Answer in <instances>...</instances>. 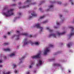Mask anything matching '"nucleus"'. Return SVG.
I'll list each match as a JSON object with an SVG mask.
<instances>
[{
  "instance_id": "1",
  "label": "nucleus",
  "mask_w": 74,
  "mask_h": 74,
  "mask_svg": "<svg viewBox=\"0 0 74 74\" xmlns=\"http://www.w3.org/2000/svg\"><path fill=\"white\" fill-rule=\"evenodd\" d=\"M14 10V9H10V10H8V12L3 13V14L6 17L8 16H11V15H14V13L13 11Z\"/></svg>"
},
{
  "instance_id": "2",
  "label": "nucleus",
  "mask_w": 74,
  "mask_h": 74,
  "mask_svg": "<svg viewBox=\"0 0 74 74\" xmlns=\"http://www.w3.org/2000/svg\"><path fill=\"white\" fill-rule=\"evenodd\" d=\"M24 44L25 45H27V44H29V42L30 43V44H31L32 45H38L39 44L38 42H35V43H34L33 42H32L31 41L29 42L28 41V40H27V39L26 38L24 39Z\"/></svg>"
},
{
  "instance_id": "3",
  "label": "nucleus",
  "mask_w": 74,
  "mask_h": 74,
  "mask_svg": "<svg viewBox=\"0 0 74 74\" xmlns=\"http://www.w3.org/2000/svg\"><path fill=\"white\" fill-rule=\"evenodd\" d=\"M35 26H36V27L38 29H41V32H42V30L43 29V28L41 27L39 23H37V24Z\"/></svg>"
},
{
  "instance_id": "4",
  "label": "nucleus",
  "mask_w": 74,
  "mask_h": 74,
  "mask_svg": "<svg viewBox=\"0 0 74 74\" xmlns=\"http://www.w3.org/2000/svg\"><path fill=\"white\" fill-rule=\"evenodd\" d=\"M40 53H39L38 55L32 57V59H35L36 58H40Z\"/></svg>"
},
{
  "instance_id": "5",
  "label": "nucleus",
  "mask_w": 74,
  "mask_h": 74,
  "mask_svg": "<svg viewBox=\"0 0 74 74\" xmlns=\"http://www.w3.org/2000/svg\"><path fill=\"white\" fill-rule=\"evenodd\" d=\"M70 28H71V32L70 34V36H72L73 35H74V32H73L74 30V28L72 27H69Z\"/></svg>"
},
{
  "instance_id": "6",
  "label": "nucleus",
  "mask_w": 74,
  "mask_h": 74,
  "mask_svg": "<svg viewBox=\"0 0 74 74\" xmlns=\"http://www.w3.org/2000/svg\"><path fill=\"white\" fill-rule=\"evenodd\" d=\"M17 33L19 35H24L25 36H28V34L27 33H24L23 34H20V32L19 31H17Z\"/></svg>"
},
{
  "instance_id": "7",
  "label": "nucleus",
  "mask_w": 74,
  "mask_h": 74,
  "mask_svg": "<svg viewBox=\"0 0 74 74\" xmlns=\"http://www.w3.org/2000/svg\"><path fill=\"white\" fill-rule=\"evenodd\" d=\"M49 51V49L48 48H46V50L44 51V55H47V53H48Z\"/></svg>"
},
{
  "instance_id": "8",
  "label": "nucleus",
  "mask_w": 74,
  "mask_h": 74,
  "mask_svg": "<svg viewBox=\"0 0 74 74\" xmlns=\"http://www.w3.org/2000/svg\"><path fill=\"white\" fill-rule=\"evenodd\" d=\"M65 33H66V32H64L62 33H60L59 32H57V34H58V36H60V35H62L63 34H64Z\"/></svg>"
},
{
  "instance_id": "9",
  "label": "nucleus",
  "mask_w": 74,
  "mask_h": 74,
  "mask_svg": "<svg viewBox=\"0 0 74 74\" xmlns=\"http://www.w3.org/2000/svg\"><path fill=\"white\" fill-rule=\"evenodd\" d=\"M42 61L40 60L39 61V63L38 64H36V66H40V65H41L42 64Z\"/></svg>"
},
{
  "instance_id": "10",
  "label": "nucleus",
  "mask_w": 74,
  "mask_h": 74,
  "mask_svg": "<svg viewBox=\"0 0 74 74\" xmlns=\"http://www.w3.org/2000/svg\"><path fill=\"white\" fill-rule=\"evenodd\" d=\"M31 15L33 16H37V14L34 12H33V13H32Z\"/></svg>"
},
{
  "instance_id": "11",
  "label": "nucleus",
  "mask_w": 74,
  "mask_h": 74,
  "mask_svg": "<svg viewBox=\"0 0 74 74\" xmlns=\"http://www.w3.org/2000/svg\"><path fill=\"white\" fill-rule=\"evenodd\" d=\"M51 36H53L55 38H56V35L54 34H50L49 36V37H51Z\"/></svg>"
},
{
  "instance_id": "12",
  "label": "nucleus",
  "mask_w": 74,
  "mask_h": 74,
  "mask_svg": "<svg viewBox=\"0 0 74 74\" xmlns=\"http://www.w3.org/2000/svg\"><path fill=\"white\" fill-rule=\"evenodd\" d=\"M46 29L47 30H49L50 33H52V32H53V30H52V29H49V28L48 27H47Z\"/></svg>"
},
{
  "instance_id": "13",
  "label": "nucleus",
  "mask_w": 74,
  "mask_h": 74,
  "mask_svg": "<svg viewBox=\"0 0 74 74\" xmlns=\"http://www.w3.org/2000/svg\"><path fill=\"white\" fill-rule=\"evenodd\" d=\"M29 7V5H27V6H23L22 7H19V9H20L21 8H26V7Z\"/></svg>"
},
{
  "instance_id": "14",
  "label": "nucleus",
  "mask_w": 74,
  "mask_h": 74,
  "mask_svg": "<svg viewBox=\"0 0 74 74\" xmlns=\"http://www.w3.org/2000/svg\"><path fill=\"white\" fill-rule=\"evenodd\" d=\"M3 51H10L11 49H10V48H7L6 49H4Z\"/></svg>"
},
{
  "instance_id": "15",
  "label": "nucleus",
  "mask_w": 74,
  "mask_h": 74,
  "mask_svg": "<svg viewBox=\"0 0 74 74\" xmlns=\"http://www.w3.org/2000/svg\"><path fill=\"white\" fill-rule=\"evenodd\" d=\"M72 43L71 42L69 43V44L67 45V46H68V47L70 48V46H71L72 45Z\"/></svg>"
},
{
  "instance_id": "16",
  "label": "nucleus",
  "mask_w": 74,
  "mask_h": 74,
  "mask_svg": "<svg viewBox=\"0 0 74 74\" xmlns=\"http://www.w3.org/2000/svg\"><path fill=\"white\" fill-rule=\"evenodd\" d=\"M15 36H16L17 38L16 39V40H18L19 39V35H14L13 36V37H15Z\"/></svg>"
},
{
  "instance_id": "17",
  "label": "nucleus",
  "mask_w": 74,
  "mask_h": 74,
  "mask_svg": "<svg viewBox=\"0 0 74 74\" xmlns=\"http://www.w3.org/2000/svg\"><path fill=\"white\" fill-rule=\"evenodd\" d=\"M54 65L56 66H60V64H59L54 63Z\"/></svg>"
},
{
  "instance_id": "18",
  "label": "nucleus",
  "mask_w": 74,
  "mask_h": 74,
  "mask_svg": "<svg viewBox=\"0 0 74 74\" xmlns=\"http://www.w3.org/2000/svg\"><path fill=\"white\" fill-rule=\"evenodd\" d=\"M34 64V62H32V64H31V65H30L29 66V69H30V68H32V65Z\"/></svg>"
},
{
  "instance_id": "19",
  "label": "nucleus",
  "mask_w": 74,
  "mask_h": 74,
  "mask_svg": "<svg viewBox=\"0 0 74 74\" xmlns=\"http://www.w3.org/2000/svg\"><path fill=\"white\" fill-rule=\"evenodd\" d=\"M24 58H25V56H23L22 57L21 59H20V60H23V59H24Z\"/></svg>"
},
{
  "instance_id": "20",
  "label": "nucleus",
  "mask_w": 74,
  "mask_h": 74,
  "mask_svg": "<svg viewBox=\"0 0 74 74\" xmlns=\"http://www.w3.org/2000/svg\"><path fill=\"white\" fill-rule=\"evenodd\" d=\"M44 17H45V15H43L42 16H41V17H40V19H43V18H44Z\"/></svg>"
},
{
  "instance_id": "21",
  "label": "nucleus",
  "mask_w": 74,
  "mask_h": 74,
  "mask_svg": "<svg viewBox=\"0 0 74 74\" xmlns=\"http://www.w3.org/2000/svg\"><path fill=\"white\" fill-rule=\"evenodd\" d=\"M14 55H15V54L12 53L10 55V56L12 57V56H14Z\"/></svg>"
},
{
  "instance_id": "22",
  "label": "nucleus",
  "mask_w": 74,
  "mask_h": 74,
  "mask_svg": "<svg viewBox=\"0 0 74 74\" xmlns=\"http://www.w3.org/2000/svg\"><path fill=\"white\" fill-rule=\"evenodd\" d=\"M10 74V72H7L6 73H5L4 72L3 73V74Z\"/></svg>"
},
{
  "instance_id": "23",
  "label": "nucleus",
  "mask_w": 74,
  "mask_h": 74,
  "mask_svg": "<svg viewBox=\"0 0 74 74\" xmlns=\"http://www.w3.org/2000/svg\"><path fill=\"white\" fill-rule=\"evenodd\" d=\"M53 7V5H51L49 6V8H52V7Z\"/></svg>"
},
{
  "instance_id": "24",
  "label": "nucleus",
  "mask_w": 74,
  "mask_h": 74,
  "mask_svg": "<svg viewBox=\"0 0 74 74\" xmlns=\"http://www.w3.org/2000/svg\"><path fill=\"white\" fill-rule=\"evenodd\" d=\"M8 44H9L8 43H5L4 44V46H5L6 45H8Z\"/></svg>"
},
{
  "instance_id": "25",
  "label": "nucleus",
  "mask_w": 74,
  "mask_h": 74,
  "mask_svg": "<svg viewBox=\"0 0 74 74\" xmlns=\"http://www.w3.org/2000/svg\"><path fill=\"white\" fill-rule=\"evenodd\" d=\"M48 22V21L46 20L45 21H44L43 22V24H44V23H47V22Z\"/></svg>"
},
{
  "instance_id": "26",
  "label": "nucleus",
  "mask_w": 74,
  "mask_h": 74,
  "mask_svg": "<svg viewBox=\"0 0 74 74\" xmlns=\"http://www.w3.org/2000/svg\"><path fill=\"white\" fill-rule=\"evenodd\" d=\"M58 4H62V2L60 1H58Z\"/></svg>"
},
{
  "instance_id": "27",
  "label": "nucleus",
  "mask_w": 74,
  "mask_h": 74,
  "mask_svg": "<svg viewBox=\"0 0 74 74\" xmlns=\"http://www.w3.org/2000/svg\"><path fill=\"white\" fill-rule=\"evenodd\" d=\"M7 10V8H5L3 10V11H5V10Z\"/></svg>"
},
{
  "instance_id": "28",
  "label": "nucleus",
  "mask_w": 74,
  "mask_h": 74,
  "mask_svg": "<svg viewBox=\"0 0 74 74\" xmlns=\"http://www.w3.org/2000/svg\"><path fill=\"white\" fill-rule=\"evenodd\" d=\"M49 47H53V45H49Z\"/></svg>"
},
{
  "instance_id": "29",
  "label": "nucleus",
  "mask_w": 74,
  "mask_h": 74,
  "mask_svg": "<svg viewBox=\"0 0 74 74\" xmlns=\"http://www.w3.org/2000/svg\"><path fill=\"white\" fill-rule=\"evenodd\" d=\"M56 24L57 25H60L59 23H58L57 21L56 22Z\"/></svg>"
},
{
  "instance_id": "30",
  "label": "nucleus",
  "mask_w": 74,
  "mask_h": 74,
  "mask_svg": "<svg viewBox=\"0 0 74 74\" xmlns=\"http://www.w3.org/2000/svg\"><path fill=\"white\" fill-rule=\"evenodd\" d=\"M31 0H27L26 2H30V1H31Z\"/></svg>"
},
{
  "instance_id": "31",
  "label": "nucleus",
  "mask_w": 74,
  "mask_h": 74,
  "mask_svg": "<svg viewBox=\"0 0 74 74\" xmlns=\"http://www.w3.org/2000/svg\"><path fill=\"white\" fill-rule=\"evenodd\" d=\"M11 32H8V35H10V34H11Z\"/></svg>"
},
{
  "instance_id": "32",
  "label": "nucleus",
  "mask_w": 74,
  "mask_h": 74,
  "mask_svg": "<svg viewBox=\"0 0 74 74\" xmlns=\"http://www.w3.org/2000/svg\"><path fill=\"white\" fill-rule=\"evenodd\" d=\"M27 74H30V72H29V71H28L26 73Z\"/></svg>"
},
{
  "instance_id": "33",
  "label": "nucleus",
  "mask_w": 74,
  "mask_h": 74,
  "mask_svg": "<svg viewBox=\"0 0 74 74\" xmlns=\"http://www.w3.org/2000/svg\"><path fill=\"white\" fill-rule=\"evenodd\" d=\"M18 14L19 15H21V13H18Z\"/></svg>"
},
{
  "instance_id": "34",
  "label": "nucleus",
  "mask_w": 74,
  "mask_h": 74,
  "mask_svg": "<svg viewBox=\"0 0 74 74\" xmlns=\"http://www.w3.org/2000/svg\"><path fill=\"white\" fill-rule=\"evenodd\" d=\"M64 18L63 17V19H62V22H63V20H64Z\"/></svg>"
},
{
  "instance_id": "35",
  "label": "nucleus",
  "mask_w": 74,
  "mask_h": 74,
  "mask_svg": "<svg viewBox=\"0 0 74 74\" xmlns=\"http://www.w3.org/2000/svg\"><path fill=\"white\" fill-rule=\"evenodd\" d=\"M16 4H13V5H12V6H15V5H16Z\"/></svg>"
},
{
  "instance_id": "36",
  "label": "nucleus",
  "mask_w": 74,
  "mask_h": 74,
  "mask_svg": "<svg viewBox=\"0 0 74 74\" xmlns=\"http://www.w3.org/2000/svg\"><path fill=\"white\" fill-rule=\"evenodd\" d=\"M14 67H16V65L15 64H14Z\"/></svg>"
},
{
  "instance_id": "37",
  "label": "nucleus",
  "mask_w": 74,
  "mask_h": 74,
  "mask_svg": "<svg viewBox=\"0 0 74 74\" xmlns=\"http://www.w3.org/2000/svg\"><path fill=\"white\" fill-rule=\"evenodd\" d=\"M4 59H7V57H6V56H5L4 57Z\"/></svg>"
},
{
  "instance_id": "38",
  "label": "nucleus",
  "mask_w": 74,
  "mask_h": 74,
  "mask_svg": "<svg viewBox=\"0 0 74 74\" xmlns=\"http://www.w3.org/2000/svg\"><path fill=\"white\" fill-rule=\"evenodd\" d=\"M2 62V60H0V63H1Z\"/></svg>"
},
{
  "instance_id": "39",
  "label": "nucleus",
  "mask_w": 74,
  "mask_h": 74,
  "mask_svg": "<svg viewBox=\"0 0 74 74\" xmlns=\"http://www.w3.org/2000/svg\"><path fill=\"white\" fill-rule=\"evenodd\" d=\"M54 28H55V29H57L58 28V27H56V26H55L54 27Z\"/></svg>"
},
{
  "instance_id": "40",
  "label": "nucleus",
  "mask_w": 74,
  "mask_h": 74,
  "mask_svg": "<svg viewBox=\"0 0 74 74\" xmlns=\"http://www.w3.org/2000/svg\"><path fill=\"white\" fill-rule=\"evenodd\" d=\"M32 18V16H29V18Z\"/></svg>"
},
{
  "instance_id": "41",
  "label": "nucleus",
  "mask_w": 74,
  "mask_h": 74,
  "mask_svg": "<svg viewBox=\"0 0 74 74\" xmlns=\"http://www.w3.org/2000/svg\"><path fill=\"white\" fill-rule=\"evenodd\" d=\"M29 37H32V35H30V36H29Z\"/></svg>"
},
{
  "instance_id": "42",
  "label": "nucleus",
  "mask_w": 74,
  "mask_h": 74,
  "mask_svg": "<svg viewBox=\"0 0 74 74\" xmlns=\"http://www.w3.org/2000/svg\"><path fill=\"white\" fill-rule=\"evenodd\" d=\"M17 71H15V73H17Z\"/></svg>"
},
{
  "instance_id": "43",
  "label": "nucleus",
  "mask_w": 74,
  "mask_h": 74,
  "mask_svg": "<svg viewBox=\"0 0 74 74\" xmlns=\"http://www.w3.org/2000/svg\"><path fill=\"white\" fill-rule=\"evenodd\" d=\"M39 10L40 11H41V10H42V9H41V8H40Z\"/></svg>"
},
{
  "instance_id": "44",
  "label": "nucleus",
  "mask_w": 74,
  "mask_h": 74,
  "mask_svg": "<svg viewBox=\"0 0 74 74\" xmlns=\"http://www.w3.org/2000/svg\"><path fill=\"white\" fill-rule=\"evenodd\" d=\"M71 3L72 5H73V2H71Z\"/></svg>"
},
{
  "instance_id": "45",
  "label": "nucleus",
  "mask_w": 74,
  "mask_h": 74,
  "mask_svg": "<svg viewBox=\"0 0 74 74\" xmlns=\"http://www.w3.org/2000/svg\"><path fill=\"white\" fill-rule=\"evenodd\" d=\"M21 4V2H19V3H18V4L19 5H20V4Z\"/></svg>"
},
{
  "instance_id": "46",
  "label": "nucleus",
  "mask_w": 74,
  "mask_h": 74,
  "mask_svg": "<svg viewBox=\"0 0 74 74\" xmlns=\"http://www.w3.org/2000/svg\"><path fill=\"white\" fill-rule=\"evenodd\" d=\"M4 38H6V36H4Z\"/></svg>"
},
{
  "instance_id": "47",
  "label": "nucleus",
  "mask_w": 74,
  "mask_h": 74,
  "mask_svg": "<svg viewBox=\"0 0 74 74\" xmlns=\"http://www.w3.org/2000/svg\"><path fill=\"white\" fill-rule=\"evenodd\" d=\"M60 18H61L62 17V15H60Z\"/></svg>"
},
{
  "instance_id": "48",
  "label": "nucleus",
  "mask_w": 74,
  "mask_h": 74,
  "mask_svg": "<svg viewBox=\"0 0 74 74\" xmlns=\"http://www.w3.org/2000/svg\"><path fill=\"white\" fill-rule=\"evenodd\" d=\"M22 63V61H21V62L19 63V64H20V63Z\"/></svg>"
},
{
  "instance_id": "49",
  "label": "nucleus",
  "mask_w": 74,
  "mask_h": 74,
  "mask_svg": "<svg viewBox=\"0 0 74 74\" xmlns=\"http://www.w3.org/2000/svg\"><path fill=\"white\" fill-rule=\"evenodd\" d=\"M60 53V52H59V51L57 53Z\"/></svg>"
},
{
  "instance_id": "50",
  "label": "nucleus",
  "mask_w": 74,
  "mask_h": 74,
  "mask_svg": "<svg viewBox=\"0 0 74 74\" xmlns=\"http://www.w3.org/2000/svg\"><path fill=\"white\" fill-rule=\"evenodd\" d=\"M2 67V65H0V67Z\"/></svg>"
},
{
  "instance_id": "51",
  "label": "nucleus",
  "mask_w": 74,
  "mask_h": 74,
  "mask_svg": "<svg viewBox=\"0 0 74 74\" xmlns=\"http://www.w3.org/2000/svg\"><path fill=\"white\" fill-rule=\"evenodd\" d=\"M69 73H70L71 72V71H70L69 70Z\"/></svg>"
},
{
  "instance_id": "52",
  "label": "nucleus",
  "mask_w": 74,
  "mask_h": 74,
  "mask_svg": "<svg viewBox=\"0 0 74 74\" xmlns=\"http://www.w3.org/2000/svg\"><path fill=\"white\" fill-rule=\"evenodd\" d=\"M36 3H33V4H35Z\"/></svg>"
},
{
  "instance_id": "53",
  "label": "nucleus",
  "mask_w": 74,
  "mask_h": 74,
  "mask_svg": "<svg viewBox=\"0 0 74 74\" xmlns=\"http://www.w3.org/2000/svg\"><path fill=\"white\" fill-rule=\"evenodd\" d=\"M13 1H15V0H13Z\"/></svg>"
},
{
  "instance_id": "54",
  "label": "nucleus",
  "mask_w": 74,
  "mask_h": 74,
  "mask_svg": "<svg viewBox=\"0 0 74 74\" xmlns=\"http://www.w3.org/2000/svg\"><path fill=\"white\" fill-rule=\"evenodd\" d=\"M47 11H49V9L47 10Z\"/></svg>"
},
{
  "instance_id": "55",
  "label": "nucleus",
  "mask_w": 74,
  "mask_h": 74,
  "mask_svg": "<svg viewBox=\"0 0 74 74\" xmlns=\"http://www.w3.org/2000/svg\"><path fill=\"white\" fill-rule=\"evenodd\" d=\"M41 3H43V2H42Z\"/></svg>"
},
{
  "instance_id": "56",
  "label": "nucleus",
  "mask_w": 74,
  "mask_h": 74,
  "mask_svg": "<svg viewBox=\"0 0 74 74\" xmlns=\"http://www.w3.org/2000/svg\"><path fill=\"white\" fill-rule=\"evenodd\" d=\"M70 1H71V0H70Z\"/></svg>"
},
{
  "instance_id": "57",
  "label": "nucleus",
  "mask_w": 74,
  "mask_h": 74,
  "mask_svg": "<svg viewBox=\"0 0 74 74\" xmlns=\"http://www.w3.org/2000/svg\"><path fill=\"white\" fill-rule=\"evenodd\" d=\"M55 55H56V54H55Z\"/></svg>"
},
{
  "instance_id": "58",
  "label": "nucleus",
  "mask_w": 74,
  "mask_h": 74,
  "mask_svg": "<svg viewBox=\"0 0 74 74\" xmlns=\"http://www.w3.org/2000/svg\"><path fill=\"white\" fill-rule=\"evenodd\" d=\"M18 47H19V46H18Z\"/></svg>"
},
{
  "instance_id": "59",
  "label": "nucleus",
  "mask_w": 74,
  "mask_h": 74,
  "mask_svg": "<svg viewBox=\"0 0 74 74\" xmlns=\"http://www.w3.org/2000/svg\"><path fill=\"white\" fill-rule=\"evenodd\" d=\"M12 38H13V37H12Z\"/></svg>"
}]
</instances>
